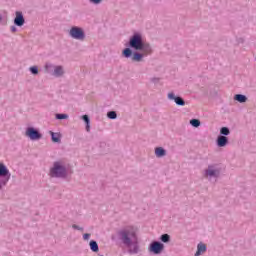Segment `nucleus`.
I'll return each instance as SVG.
<instances>
[{"instance_id":"nucleus-1","label":"nucleus","mask_w":256,"mask_h":256,"mask_svg":"<svg viewBox=\"0 0 256 256\" xmlns=\"http://www.w3.org/2000/svg\"><path fill=\"white\" fill-rule=\"evenodd\" d=\"M129 46L135 51H143L144 55L151 54V46L143 42L141 34H134L129 41Z\"/></svg>"},{"instance_id":"nucleus-2","label":"nucleus","mask_w":256,"mask_h":256,"mask_svg":"<svg viewBox=\"0 0 256 256\" xmlns=\"http://www.w3.org/2000/svg\"><path fill=\"white\" fill-rule=\"evenodd\" d=\"M121 240H122V243H124L125 245V238L128 239L130 241V243L133 242V237L135 239H138L137 238V229L133 226H130L128 228H126L125 230H123L121 233Z\"/></svg>"},{"instance_id":"nucleus-3","label":"nucleus","mask_w":256,"mask_h":256,"mask_svg":"<svg viewBox=\"0 0 256 256\" xmlns=\"http://www.w3.org/2000/svg\"><path fill=\"white\" fill-rule=\"evenodd\" d=\"M50 175L51 177H65L67 175V170L61 162H56L50 170Z\"/></svg>"},{"instance_id":"nucleus-4","label":"nucleus","mask_w":256,"mask_h":256,"mask_svg":"<svg viewBox=\"0 0 256 256\" xmlns=\"http://www.w3.org/2000/svg\"><path fill=\"white\" fill-rule=\"evenodd\" d=\"M125 245L128 248V253L131 255H137L139 253V238H132V242L125 238Z\"/></svg>"},{"instance_id":"nucleus-5","label":"nucleus","mask_w":256,"mask_h":256,"mask_svg":"<svg viewBox=\"0 0 256 256\" xmlns=\"http://www.w3.org/2000/svg\"><path fill=\"white\" fill-rule=\"evenodd\" d=\"M164 249L165 245L158 241L152 242L149 247L150 253H154V255H160V253H163Z\"/></svg>"},{"instance_id":"nucleus-6","label":"nucleus","mask_w":256,"mask_h":256,"mask_svg":"<svg viewBox=\"0 0 256 256\" xmlns=\"http://www.w3.org/2000/svg\"><path fill=\"white\" fill-rule=\"evenodd\" d=\"M25 135H26V137H29V139H31V141H39V139H41V137H43V135H41V133H39V131H37L33 127L27 128Z\"/></svg>"},{"instance_id":"nucleus-7","label":"nucleus","mask_w":256,"mask_h":256,"mask_svg":"<svg viewBox=\"0 0 256 256\" xmlns=\"http://www.w3.org/2000/svg\"><path fill=\"white\" fill-rule=\"evenodd\" d=\"M70 35L73 39H78L80 41H83V39H85V33L83 32V29L79 27H72L70 29Z\"/></svg>"},{"instance_id":"nucleus-8","label":"nucleus","mask_w":256,"mask_h":256,"mask_svg":"<svg viewBox=\"0 0 256 256\" xmlns=\"http://www.w3.org/2000/svg\"><path fill=\"white\" fill-rule=\"evenodd\" d=\"M0 177H4V185L11 179V173H9V169L3 163H0Z\"/></svg>"},{"instance_id":"nucleus-9","label":"nucleus","mask_w":256,"mask_h":256,"mask_svg":"<svg viewBox=\"0 0 256 256\" xmlns=\"http://www.w3.org/2000/svg\"><path fill=\"white\" fill-rule=\"evenodd\" d=\"M14 23L17 25V27H23V25H25V18H23V13L16 12Z\"/></svg>"},{"instance_id":"nucleus-10","label":"nucleus","mask_w":256,"mask_h":256,"mask_svg":"<svg viewBox=\"0 0 256 256\" xmlns=\"http://www.w3.org/2000/svg\"><path fill=\"white\" fill-rule=\"evenodd\" d=\"M168 99H170L171 101H175L176 105H185V100H183V98L181 97H176L173 92L168 93Z\"/></svg>"},{"instance_id":"nucleus-11","label":"nucleus","mask_w":256,"mask_h":256,"mask_svg":"<svg viewBox=\"0 0 256 256\" xmlns=\"http://www.w3.org/2000/svg\"><path fill=\"white\" fill-rule=\"evenodd\" d=\"M206 177H218L219 170L214 169L213 166H209L205 173Z\"/></svg>"},{"instance_id":"nucleus-12","label":"nucleus","mask_w":256,"mask_h":256,"mask_svg":"<svg viewBox=\"0 0 256 256\" xmlns=\"http://www.w3.org/2000/svg\"><path fill=\"white\" fill-rule=\"evenodd\" d=\"M207 251V246L203 243L198 244L197 246V252L195 253V256H199Z\"/></svg>"},{"instance_id":"nucleus-13","label":"nucleus","mask_w":256,"mask_h":256,"mask_svg":"<svg viewBox=\"0 0 256 256\" xmlns=\"http://www.w3.org/2000/svg\"><path fill=\"white\" fill-rule=\"evenodd\" d=\"M50 135L52 137L53 143H60L61 142V133H55L50 131Z\"/></svg>"},{"instance_id":"nucleus-14","label":"nucleus","mask_w":256,"mask_h":256,"mask_svg":"<svg viewBox=\"0 0 256 256\" xmlns=\"http://www.w3.org/2000/svg\"><path fill=\"white\" fill-rule=\"evenodd\" d=\"M227 137L225 136H219L217 139V145L218 147H225L227 145Z\"/></svg>"},{"instance_id":"nucleus-15","label":"nucleus","mask_w":256,"mask_h":256,"mask_svg":"<svg viewBox=\"0 0 256 256\" xmlns=\"http://www.w3.org/2000/svg\"><path fill=\"white\" fill-rule=\"evenodd\" d=\"M235 101H238V103H246L247 102V96L243 94H236L234 97Z\"/></svg>"},{"instance_id":"nucleus-16","label":"nucleus","mask_w":256,"mask_h":256,"mask_svg":"<svg viewBox=\"0 0 256 256\" xmlns=\"http://www.w3.org/2000/svg\"><path fill=\"white\" fill-rule=\"evenodd\" d=\"M63 73H65V70H63L62 66H56L54 68V75H55V77H61V75H63Z\"/></svg>"},{"instance_id":"nucleus-17","label":"nucleus","mask_w":256,"mask_h":256,"mask_svg":"<svg viewBox=\"0 0 256 256\" xmlns=\"http://www.w3.org/2000/svg\"><path fill=\"white\" fill-rule=\"evenodd\" d=\"M90 249L94 253H97L99 251V245L97 244L96 241H94V240L90 241Z\"/></svg>"},{"instance_id":"nucleus-18","label":"nucleus","mask_w":256,"mask_h":256,"mask_svg":"<svg viewBox=\"0 0 256 256\" xmlns=\"http://www.w3.org/2000/svg\"><path fill=\"white\" fill-rule=\"evenodd\" d=\"M155 155L156 157H165V149H163L162 147L156 148Z\"/></svg>"},{"instance_id":"nucleus-19","label":"nucleus","mask_w":256,"mask_h":256,"mask_svg":"<svg viewBox=\"0 0 256 256\" xmlns=\"http://www.w3.org/2000/svg\"><path fill=\"white\" fill-rule=\"evenodd\" d=\"M143 55H146L145 52H143V54L134 53L132 56V61H141V59H143Z\"/></svg>"},{"instance_id":"nucleus-20","label":"nucleus","mask_w":256,"mask_h":256,"mask_svg":"<svg viewBox=\"0 0 256 256\" xmlns=\"http://www.w3.org/2000/svg\"><path fill=\"white\" fill-rule=\"evenodd\" d=\"M160 239L162 243H169V241L171 240V236H169V234H163Z\"/></svg>"},{"instance_id":"nucleus-21","label":"nucleus","mask_w":256,"mask_h":256,"mask_svg":"<svg viewBox=\"0 0 256 256\" xmlns=\"http://www.w3.org/2000/svg\"><path fill=\"white\" fill-rule=\"evenodd\" d=\"M190 125H192V127H199V125H201V121L198 119H192L190 120Z\"/></svg>"},{"instance_id":"nucleus-22","label":"nucleus","mask_w":256,"mask_h":256,"mask_svg":"<svg viewBox=\"0 0 256 256\" xmlns=\"http://www.w3.org/2000/svg\"><path fill=\"white\" fill-rule=\"evenodd\" d=\"M108 119H117V112L115 111H110L107 113Z\"/></svg>"},{"instance_id":"nucleus-23","label":"nucleus","mask_w":256,"mask_h":256,"mask_svg":"<svg viewBox=\"0 0 256 256\" xmlns=\"http://www.w3.org/2000/svg\"><path fill=\"white\" fill-rule=\"evenodd\" d=\"M82 119H83V121H85V122H86V130H87V131H90V126H89V116H87V115H83V116H82Z\"/></svg>"},{"instance_id":"nucleus-24","label":"nucleus","mask_w":256,"mask_h":256,"mask_svg":"<svg viewBox=\"0 0 256 256\" xmlns=\"http://www.w3.org/2000/svg\"><path fill=\"white\" fill-rule=\"evenodd\" d=\"M123 55L126 58H129L131 55H133V52L129 48H126V49L123 50Z\"/></svg>"},{"instance_id":"nucleus-25","label":"nucleus","mask_w":256,"mask_h":256,"mask_svg":"<svg viewBox=\"0 0 256 256\" xmlns=\"http://www.w3.org/2000/svg\"><path fill=\"white\" fill-rule=\"evenodd\" d=\"M221 135H229V128L227 127H222L220 130Z\"/></svg>"},{"instance_id":"nucleus-26","label":"nucleus","mask_w":256,"mask_h":256,"mask_svg":"<svg viewBox=\"0 0 256 256\" xmlns=\"http://www.w3.org/2000/svg\"><path fill=\"white\" fill-rule=\"evenodd\" d=\"M56 119H69L67 114H56Z\"/></svg>"},{"instance_id":"nucleus-27","label":"nucleus","mask_w":256,"mask_h":256,"mask_svg":"<svg viewBox=\"0 0 256 256\" xmlns=\"http://www.w3.org/2000/svg\"><path fill=\"white\" fill-rule=\"evenodd\" d=\"M30 71L33 75H37V73H39V70L37 69L36 66H33L30 68Z\"/></svg>"},{"instance_id":"nucleus-28","label":"nucleus","mask_w":256,"mask_h":256,"mask_svg":"<svg viewBox=\"0 0 256 256\" xmlns=\"http://www.w3.org/2000/svg\"><path fill=\"white\" fill-rule=\"evenodd\" d=\"M90 237H91V234L86 233V234L83 235V240H84V241H89V238H90Z\"/></svg>"},{"instance_id":"nucleus-29","label":"nucleus","mask_w":256,"mask_h":256,"mask_svg":"<svg viewBox=\"0 0 256 256\" xmlns=\"http://www.w3.org/2000/svg\"><path fill=\"white\" fill-rule=\"evenodd\" d=\"M103 0H90V3H93L94 5H99Z\"/></svg>"},{"instance_id":"nucleus-30","label":"nucleus","mask_w":256,"mask_h":256,"mask_svg":"<svg viewBox=\"0 0 256 256\" xmlns=\"http://www.w3.org/2000/svg\"><path fill=\"white\" fill-rule=\"evenodd\" d=\"M73 229H77L78 231H83V228L77 226V225H72Z\"/></svg>"},{"instance_id":"nucleus-31","label":"nucleus","mask_w":256,"mask_h":256,"mask_svg":"<svg viewBox=\"0 0 256 256\" xmlns=\"http://www.w3.org/2000/svg\"><path fill=\"white\" fill-rule=\"evenodd\" d=\"M45 69L46 71H49V64H46Z\"/></svg>"},{"instance_id":"nucleus-32","label":"nucleus","mask_w":256,"mask_h":256,"mask_svg":"<svg viewBox=\"0 0 256 256\" xmlns=\"http://www.w3.org/2000/svg\"><path fill=\"white\" fill-rule=\"evenodd\" d=\"M12 31H15V27H12Z\"/></svg>"},{"instance_id":"nucleus-33","label":"nucleus","mask_w":256,"mask_h":256,"mask_svg":"<svg viewBox=\"0 0 256 256\" xmlns=\"http://www.w3.org/2000/svg\"><path fill=\"white\" fill-rule=\"evenodd\" d=\"M1 19H2V16L0 15V21H1Z\"/></svg>"}]
</instances>
